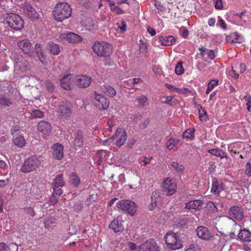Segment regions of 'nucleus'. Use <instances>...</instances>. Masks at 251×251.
<instances>
[{
    "label": "nucleus",
    "mask_w": 251,
    "mask_h": 251,
    "mask_svg": "<svg viewBox=\"0 0 251 251\" xmlns=\"http://www.w3.org/2000/svg\"><path fill=\"white\" fill-rule=\"evenodd\" d=\"M11 57L15 61V67L18 68L22 72H24L29 69V64L20 54L16 52L12 53Z\"/></svg>",
    "instance_id": "nucleus-7"
},
{
    "label": "nucleus",
    "mask_w": 251,
    "mask_h": 251,
    "mask_svg": "<svg viewBox=\"0 0 251 251\" xmlns=\"http://www.w3.org/2000/svg\"><path fill=\"white\" fill-rule=\"evenodd\" d=\"M70 181L72 184L75 186H77L80 182L78 176L76 174L74 173L71 175Z\"/></svg>",
    "instance_id": "nucleus-40"
},
{
    "label": "nucleus",
    "mask_w": 251,
    "mask_h": 251,
    "mask_svg": "<svg viewBox=\"0 0 251 251\" xmlns=\"http://www.w3.org/2000/svg\"><path fill=\"white\" fill-rule=\"evenodd\" d=\"M68 32L67 33L61 34L59 36V39L62 42L68 41Z\"/></svg>",
    "instance_id": "nucleus-60"
},
{
    "label": "nucleus",
    "mask_w": 251,
    "mask_h": 251,
    "mask_svg": "<svg viewBox=\"0 0 251 251\" xmlns=\"http://www.w3.org/2000/svg\"><path fill=\"white\" fill-rule=\"evenodd\" d=\"M208 152L213 155L220 157L221 159L227 158L226 152L219 149H212L208 150Z\"/></svg>",
    "instance_id": "nucleus-31"
},
{
    "label": "nucleus",
    "mask_w": 251,
    "mask_h": 251,
    "mask_svg": "<svg viewBox=\"0 0 251 251\" xmlns=\"http://www.w3.org/2000/svg\"><path fill=\"white\" fill-rule=\"evenodd\" d=\"M82 38L79 35L74 32H69L68 37V42L70 43L74 44L81 42Z\"/></svg>",
    "instance_id": "nucleus-32"
},
{
    "label": "nucleus",
    "mask_w": 251,
    "mask_h": 251,
    "mask_svg": "<svg viewBox=\"0 0 251 251\" xmlns=\"http://www.w3.org/2000/svg\"><path fill=\"white\" fill-rule=\"evenodd\" d=\"M72 8L66 2H58L54 8L53 15L54 19L58 22H62L71 16Z\"/></svg>",
    "instance_id": "nucleus-1"
},
{
    "label": "nucleus",
    "mask_w": 251,
    "mask_h": 251,
    "mask_svg": "<svg viewBox=\"0 0 251 251\" xmlns=\"http://www.w3.org/2000/svg\"><path fill=\"white\" fill-rule=\"evenodd\" d=\"M35 49L36 53L38 56L39 59L42 62H43L44 61L43 54L40 51L41 50V46L39 44H36L35 46Z\"/></svg>",
    "instance_id": "nucleus-45"
},
{
    "label": "nucleus",
    "mask_w": 251,
    "mask_h": 251,
    "mask_svg": "<svg viewBox=\"0 0 251 251\" xmlns=\"http://www.w3.org/2000/svg\"><path fill=\"white\" fill-rule=\"evenodd\" d=\"M235 148V145H230L228 147V150L230 152L231 155L235 158V155L236 154H240L239 151H233V148Z\"/></svg>",
    "instance_id": "nucleus-47"
},
{
    "label": "nucleus",
    "mask_w": 251,
    "mask_h": 251,
    "mask_svg": "<svg viewBox=\"0 0 251 251\" xmlns=\"http://www.w3.org/2000/svg\"><path fill=\"white\" fill-rule=\"evenodd\" d=\"M196 232L198 236L204 240H209L213 237V235L209 229L204 226H198Z\"/></svg>",
    "instance_id": "nucleus-14"
},
{
    "label": "nucleus",
    "mask_w": 251,
    "mask_h": 251,
    "mask_svg": "<svg viewBox=\"0 0 251 251\" xmlns=\"http://www.w3.org/2000/svg\"><path fill=\"white\" fill-rule=\"evenodd\" d=\"M226 185L222 181H219L217 178L214 177L212 180V186L211 192L215 194L219 195L221 192L224 190Z\"/></svg>",
    "instance_id": "nucleus-15"
},
{
    "label": "nucleus",
    "mask_w": 251,
    "mask_h": 251,
    "mask_svg": "<svg viewBox=\"0 0 251 251\" xmlns=\"http://www.w3.org/2000/svg\"><path fill=\"white\" fill-rule=\"evenodd\" d=\"M29 113H30V117L32 118H41L44 116L43 112L39 109L31 110Z\"/></svg>",
    "instance_id": "nucleus-38"
},
{
    "label": "nucleus",
    "mask_w": 251,
    "mask_h": 251,
    "mask_svg": "<svg viewBox=\"0 0 251 251\" xmlns=\"http://www.w3.org/2000/svg\"><path fill=\"white\" fill-rule=\"evenodd\" d=\"M189 90L187 88H178L177 93L179 94H186L188 92H189Z\"/></svg>",
    "instance_id": "nucleus-61"
},
{
    "label": "nucleus",
    "mask_w": 251,
    "mask_h": 251,
    "mask_svg": "<svg viewBox=\"0 0 251 251\" xmlns=\"http://www.w3.org/2000/svg\"><path fill=\"white\" fill-rule=\"evenodd\" d=\"M142 82V80L140 78H134L133 79H129L128 80V82L131 85H134L135 84L139 83Z\"/></svg>",
    "instance_id": "nucleus-54"
},
{
    "label": "nucleus",
    "mask_w": 251,
    "mask_h": 251,
    "mask_svg": "<svg viewBox=\"0 0 251 251\" xmlns=\"http://www.w3.org/2000/svg\"><path fill=\"white\" fill-rule=\"evenodd\" d=\"M183 138L190 139L194 136V130L187 129L183 134Z\"/></svg>",
    "instance_id": "nucleus-46"
},
{
    "label": "nucleus",
    "mask_w": 251,
    "mask_h": 251,
    "mask_svg": "<svg viewBox=\"0 0 251 251\" xmlns=\"http://www.w3.org/2000/svg\"><path fill=\"white\" fill-rule=\"evenodd\" d=\"M12 133L13 135V143L14 145L19 148H23L25 145V141L24 137L18 134H15L11 130Z\"/></svg>",
    "instance_id": "nucleus-22"
},
{
    "label": "nucleus",
    "mask_w": 251,
    "mask_h": 251,
    "mask_svg": "<svg viewBox=\"0 0 251 251\" xmlns=\"http://www.w3.org/2000/svg\"><path fill=\"white\" fill-rule=\"evenodd\" d=\"M164 238L168 247L172 250L178 249L182 246L178 234L176 233L169 232L166 233Z\"/></svg>",
    "instance_id": "nucleus-5"
},
{
    "label": "nucleus",
    "mask_w": 251,
    "mask_h": 251,
    "mask_svg": "<svg viewBox=\"0 0 251 251\" xmlns=\"http://www.w3.org/2000/svg\"><path fill=\"white\" fill-rule=\"evenodd\" d=\"M24 12L31 19H38L39 15L35 9L29 3H25L24 7Z\"/></svg>",
    "instance_id": "nucleus-16"
},
{
    "label": "nucleus",
    "mask_w": 251,
    "mask_h": 251,
    "mask_svg": "<svg viewBox=\"0 0 251 251\" xmlns=\"http://www.w3.org/2000/svg\"><path fill=\"white\" fill-rule=\"evenodd\" d=\"M94 52L100 57H108L112 53V46L104 41H97L93 46Z\"/></svg>",
    "instance_id": "nucleus-4"
},
{
    "label": "nucleus",
    "mask_w": 251,
    "mask_h": 251,
    "mask_svg": "<svg viewBox=\"0 0 251 251\" xmlns=\"http://www.w3.org/2000/svg\"><path fill=\"white\" fill-rule=\"evenodd\" d=\"M178 143V140L175 139H169L167 143V148L171 150Z\"/></svg>",
    "instance_id": "nucleus-43"
},
{
    "label": "nucleus",
    "mask_w": 251,
    "mask_h": 251,
    "mask_svg": "<svg viewBox=\"0 0 251 251\" xmlns=\"http://www.w3.org/2000/svg\"><path fill=\"white\" fill-rule=\"evenodd\" d=\"M73 75L68 74L64 76L60 80V85L64 89L69 90L71 89L72 79Z\"/></svg>",
    "instance_id": "nucleus-19"
},
{
    "label": "nucleus",
    "mask_w": 251,
    "mask_h": 251,
    "mask_svg": "<svg viewBox=\"0 0 251 251\" xmlns=\"http://www.w3.org/2000/svg\"><path fill=\"white\" fill-rule=\"evenodd\" d=\"M202 201L200 200L190 201L186 204L185 208L188 209L199 210L201 208Z\"/></svg>",
    "instance_id": "nucleus-26"
},
{
    "label": "nucleus",
    "mask_w": 251,
    "mask_h": 251,
    "mask_svg": "<svg viewBox=\"0 0 251 251\" xmlns=\"http://www.w3.org/2000/svg\"><path fill=\"white\" fill-rule=\"evenodd\" d=\"M58 112L59 114V116L66 119L70 117L72 114L71 109L66 105H60Z\"/></svg>",
    "instance_id": "nucleus-23"
},
{
    "label": "nucleus",
    "mask_w": 251,
    "mask_h": 251,
    "mask_svg": "<svg viewBox=\"0 0 251 251\" xmlns=\"http://www.w3.org/2000/svg\"><path fill=\"white\" fill-rule=\"evenodd\" d=\"M61 187H52L53 189V193L52 195H56L58 196H60L63 193V191L60 188Z\"/></svg>",
    "instance_id": "nucleus-52"
},
{
    "label": "nucleus",
    "mask_w": 251,
    "mask_h": 251,
    "mask_svg": "<svg viewBox=\"0 0 251 251\" xmlns=\"http://www.w3.org/2000/svg\"><path fill=\"white\" fill-rule=\"evenodd\" d=\"M244 100L246 101L248 110L251 112V96H246L244 97Z\"/></svg>",
    "instance_id": "nucleus-48"
},
{
    "label": "nucleus",
    "mask_w": 251,
    "mask_h": 251,
    "mask_svg": "<svg viewBox=\"0 0 251 251\" xmlns=\"http://www.w3.org/2000/svg\"><path fill=\"white\" fill-rule=\"evenodd\" d=\"M135 101L138 103V105L140 107H144L148 104V99L144 95L136 98Z\"/></svg>",
    "instance_id": "nucleus-35"
},
{
    "label": "nucleus",
    "mask_w": 251,
    "mask_h": 251,
    "mask_svg": "<svg viewBox=\"0 0 251 251\" xmlns=\"http://www.w3.org/2000/svg\"><path fill=\"white\" fill-rule=\"evenodd\" d=\"M5 22L12 29L15 30H21L24 26V22L19 15L10 13H6L4 16Z\"/></svg>",
    "instance_id": "nucleus-3"
},
{
    "label": "nucleus",
    "mask_w": 251,
    "mask_h": 251,
    "mask_svg": "<svg viewBox=\"0 0 251 251\" xmlns=\"http://www.w3.org/2000/svg\"><path fill=\"white\" fill-rule=\"evenodd\" d=\"M113 138L115 142V145L118 147H121L127 139V133L124 128L119 127L117 129Z\"/></svg>",
    "instance_id": "nucleus-9"
},
{
    "label": "nucleus",
    "mask_w": 251,
    "mask_h": 251,
    "mask_svg": "<svg viewBox=\"0 0 251 251\" xmlns=\"http://www.w3.org/2000/svg\"><path fill=\"white\" fill-rule=\"evenodd\" d=\"M155 6L157 8V12L160 16H162L166 10V8L160 4H156Z\"/></svg>",
    "instance_id": "nucleus-51"
},
{
    "label": "nucleus",
    "mask_w": 251,
    "mask_h": 251,
    "mask_svg": "<svg viewBox=\"0 0 251 251\" xmlns=\"http://www.w3.org/2000/svg\"><path fill=\"white\" fill-rule=\"evenodd\" d=\"M81 23L84 27L88 30H93L96 26V23L92 18H85L83 19Z\"/></svg>",
    "instance_id": "nucleus-27"
},
{
    "label": "nucleus",
    "mask_w": 251,
    "mask_h": 251,
    "mask_svg": "<svg viewBox=\"0 0 251 251\" xmlns=\"http://www.w3.org/2000/svg\"><path fill=\"white\" fill-rule=\"evenodd\" d=\"M217 25L220 26L222 28H223L224 30H226L227 29L226 27V25L225 21L221 19L218 21V24H217Z\"/></svg>",
    "instance_id": "nucleus-55"
},
{
    "label": "nucleus",
    "mask_w": 251,
    "mask_h": 251,
    "mask_svg": "<svg viewBox=\"0 0 251 251\" xmlns=\"http://www.w3.org/2000/svg\"><path fill=\"white\" fill-rule=\"evenodd\" d=\"M182 62H179L177 63L175 67V73L177 75H181L184 72V70L182 66Z\"/></svg>",
    "instance_id": "nucleus-41"
},
{
    "label": "nucleus",
    "mask_w": 251,
    "mask_h": 251,
    "mask_svg": "<svg viewBox=\"0 0 251 251\" xmlns=\"http://www.w3.org/2000/svg\"><path fill=\"white\" fill-rule=\"evenodd\" d=\"M166 87L169 89L171 91L177 93L178 88L175 87L174 86L170 84L166 83L165 84Z\"/></svg>",
    "instance_id": "nucleus-56"
},
{
    "label": "nucleus",
    "mask_w": 251,
    "mask_h": 251,
    "mask_svg": "<svg viewBox=\"0 0 251 251\" xmlns=\"http://www.w3.org/2000/svg\"><path fill=\"white\" fill-rule=\"evenodd\" d=\"M77 84L82 88L88 87L91 82V78L87 75H79L76 80Z\"/></svg>",
    "instance_id": "nucleus-21"
},
{
    "label": "nucleus",
    "mask_w": 251,
    "mask_h": 251,
    "mask_svg": "<svg viewBox=\"0 0 251 251\" xmlns=\"http://www.w3.org/2000/svg\"><path fill=\"white\" fill-rule=\"evenodd\" d=\"M13 100L8 94H0V105L2 107H10L13 104Z\"/></svg>",
    "instance_id": "nucleus-18"
},
{
    "label": "nucleus",
    "mask_w": 251,
    "mask_h": 251,
    "mask_svg": "<svg viewBox=\"0 0 251 251\" xmlns=\"http://www.w3.org/2000/svg\"><path fill=\"white\" fill-rule=\"evenodd\" d=\"M238 237L242 241L248 242H251V232L245 229H241L238 235Z\"/></svg>",
    "instance_id": "nucleus-28"
},
{
    "label": "nucleus",
    "mask_w": 251,
    "mask_h": 251,
    "mask_svg": "<svg viewBox=\"0 0 251 251\" xmlns=\"http://www.w3.org/2000/svg\"><path fill=\"white\" fill-rule=\"evenodd\" d=\"M117 205L119 209L132 216L135 214L137 210L136 203L130 200H122L117 203Z\"/></svg>",
    "instance_id": "nucleus-6"
},
{
    "label": "nucleus",
    "mask_w": 251,
    "mask_h": 251,
    "mask_svg": "<svg viewBox=\"0 0 251 251\" xmlns=\"http://www.w3.org/2000/svg\"><path fill=\"white\" fill-rule=\"evenodd\" d=\"M95 96L94 103L100 108L107 109L109 105V100L102 94H96Z\"/></svg>",
    "instance_id": "nucleus-11"
},
{
    "label": "nucleus",
    "mask_w": 251,
    "mask_h": 251,
    "mask_svg": "<svg viewBox=\"0 0 251 251\" xmlns=\"http://www.w3.org/2000/svg\"><path fill=\"white\" fill-rule=\"evenodd\" d=\"M65 183L63 178V175L59 174L57 175L54 179L52 183V187H62Z\"/></svg>",
    "instance_id": "nucleus-34"
},
{
    "label": "nucleus",
    "mask_w": 251,
    "mask_h": 251,
    "mask_svg": "<svg viewBox=\"0 0 251 251\" xmlns=\"http://www.w3.org/2000/svg\"><path fill=\"white\" fill-rule=\"evenodd\" d=\"M18 45L20 49L25 53L29 54L30 56L33 55L34 49L33 45L27 39H25L20 41L18 43Z\"/></svg>",
    "instance_id": "nucleus-12"
},
{
    "label": "nucleus",
    "mask_w": 251,
    "mask_h": 251,
    "mask_svg": "<svg viewBox=\"0 0 251 251\" xmlns=\"http://www.w3.org/2000/svg\"><path fill=\"white\" fill-rule=\"evenodd\" d=\"M83 143L84 138L83 137L82 132L81 131L78 132L75 138L74 142V148L75 150H77V148H80L82 147Z\"/></svg>",
    "instance_id": "nucleus-29"
},
{
    "label": "nucleus",
    "mask_w": 251,
    "mask_h": 251,
    "mask_svg": "<svg viewBox=\"0 0 251 251\" xmlns=\"http://www.w3.org/2000/svg\"><path fill=\"white\" fill-rule=\"evenodd\" d=\"M109 227L116 233L122 232L124 229L122 222L119 221L118 219L113 220L110 223Z\"/></svg>",
    "instance_id": "nucleus-24"
},
{
    "label": "nucleus",
    "mask_w": 251,
    "mask_h": 251,
    "mask_svg": "<svg viewBox=\"0 0 251 251\" xmlns=\"http://www.w3.org/2000/svg\"><path fill=\"white\" fill-rule=\"evenodd\" d=\"M246 166V174L248 176H251V160L247 163Z\"/></svg>",
    "instance_id": "nucleus-59"
},
{
    "label": "nucleus",
    "mask_w": 251,
    "mask_h": 251,
    "mask_svg": "<svg viewBox=\"0 0 251 251\" xmlns=\"http://www.w3.org/2000/svg\"><path fill=\"white\" fill-rule=\"evenodd\" d=\"M158 42L162 46H171L175 42L173 36H160L158 38Z\"/></svg>",
    "instance_id": "nucleus-25"
},
{
    "label": "nucleus",
    "mask_w": 251,
    "mask_h": 251,
    "mask_svg": "<svg viewBox=\"0 0 251 251\" xmlns=\"http://www.w3.org/2000/svg\"><path fill=\"white\" fill-rule=\"evenodd\" d=\"M159 201L160 198L158 193L156 192H153L151 198V202L148 205L149 209L152 210L154 209L156 207L157 203Z\"/></svg>",
    "instance_id": "nucleus-30"
},
{
    "label": "nucleus",
    "mask_w": 251,
    "mask_h": 251,
    "mask_svg": "<svg viewBox=\"0 0 251 251\" xmlns=\"http://www.w3.org/2000/svg\"><path fill=\"white\" fill-rule=\"evenodd\" d=\"M137 251H159V250L156 243L153 240H150L140 245Z\"/></svg>",
    "instance_id": "nucleus-13"
},
{
    "label": "nucleus",
    "mask_w": 251,
    "mask_h": 251,
    "mask_svg": "<svg viewBox=\"0 0 251 251\" xmlns=\"http://www.w3.org/2000/svg\"><path fill=\"white\" fill-rule=\"evenodd\" d=\"M185 251H200V249L198 246L193 245L186 249Z\"/></svg>",
    "instance_id": "nucleus-63"
},
{
    "label": "nucleus",
    "mask_w": 251,
    "mask_h": 251,
    "mask_svg": "<svg viewBox=\"0 0 251 251\" xmlns=\"http://www.w3.org/2000/svg\"><path fill=\"white\" fill-rule=\"evenodd\" d=\"M38 129L44 134L48 135L51 132V127L50 124L48 122L41 121L38 124Z\"/></svg>",
    "instance_id": "nucleus-20"
},
{
    "label": "nucleus",
    "mask_w": 251,
    "mask_h": 251,
    "mask_svg": "<svg viewBox=\"0 0 251 251\" xmlns=\"http://www.w3.org/2000/svg\"><path fill=\"white\" fill-rule=\"evenodd\" d=\"M9 247L4 243H0V251H9Z\"/></svg>",
    "instance_id": "nucleus-57"
},
{
    "label": "nucleus",
    "mask_w": 251,
    "mask_h": 251,
    "mask_svg": "<svg viewBox=\"0 0 251 251\" xmlns=\"http://www.w3.org/2000/svg\"><path fill=\"white\" fill-rule=\"evenodd\" d=\"M162 188L167 195H172L176 192V184L173 179L167 178L162 183Z\"/></svg>",
    "instance_id": "nucleus-10"
},
{
    "label": "nucleus",
    "mask_w": 251,
    "mask_h": 251,
    "mask_svg": "<svg viewBox=\"0 0 251 251\" xmlns=\"http://www.w3.org/2000/svg\"><path fill=\"white\" fill-rule=\"evenodd\" d=\"M52 149L53 157L58 160L62 159L63 157V146L59 143H56L52 146Z\"/></svg>",
    "instance_id": "nucleus-17"
},
{
    "label": "nucleus",
    "mask_w": 251,
    "mask_h": 251,
    "mask_svg": "<svg viewBox=\"0 0 251 251\" xmlns=\"http://www.w3.org/2000/svg\"><path fill=\"white\" fill-rule=\"evenodd\" d=\"M172 168L178 173H181L183 171L184 167L181 165L178 164L176 162H173L171 163Z\"/></svg>",
    "instance_id": "nucleus-44"
},
{
    "label": "nucleus",
    "mask_w": 251,
    "mask_h": 251,
    "mask_svg": "<svg viewBox=\"0 0 251 251\" xmlns=\"http://www.w3.org/2000/svg\"><path fill=\"white\" fill-rule=\"evenodd\" d=\"M215 8L217 9H222L223 7L222 0H214Z\"/></svg>",
    "instance_id": "nucleus-53"
},
{
    "label": "nucleus",
    "mask_w": 251,
    "mask_h": 251,
    "mask_svg": "<svg viewBox=\"0 0 251 251\" xmlns=\"http://www.w3.org/2000/svg\"><path fill=\"white\" fill-rule=\"evenodd\" d=\"M128 246L131 251H133L137 248V245L136 244L131 242H128Z\"/></svg>",
    "instance_id": "nucleus-64"
},
{
    "label": "nucleus",
    "mask_w": 251,
    "mask_h": 251,
    "mask_svg": "<svg viewBox=\"0 0 251 251\" xmlns=\"http://www.w3.org/2000/svg\"><path fill=\"white\" fill-rule=\"evenodd\" d=\"M199 119L202 122H206L208 120L206 112L202 108L199 111Z\"/></svg>",
    "instance_id": "nucleus-42"
},
{
    "label": "nucleus",
    "mask_w": 251,
    "mask_h": 251,
    "mask_svg": "<svg viewBox=\"0 0 251 251\" xmlns=\"http://www.w3.org/2000/svg\"><path fill=\"white\" fill-rule=\"evenodd\" d=\"M101 90L105 95L109 97H113L116 94V91L112 87L104 85L101 86Z\"/></svg>",
    "instance_id": "nucleus-33"
},
{
    "label": "nucleus",
    "mask_w": 251,
    "mask_h": 251,
    "mask_svg": "<svg viewBox=\"0 0 251 251\" xmlns=\"http://www.w3.org/2000/svg\"><path fill=\"white\" fill-rule=\"evenodd\" d=\"M118 28L121 30L122 33L125 32L126 30V25L125 22L122 21L121 23H117Z\"/></svg>",
    "instance_id": "nucleus-49"
},
{
    "label": "nucleus",
    "mask_w": 251,
    "mask_h": 251,
    "mask_svg": "<svg viewBox=\"0 0 251 251\" xmlns=\"http://www.w3.org/2000/svg\"><path fill=\"white\" fill-rule=\"evenodd\" d=\"M244 212L242 207L232 206L229 209L228 218L229 219L240 221L244 217Z\"/></svg>",
    "instance_id": "nucleus-8"
},
{
    "label": "nucleus",
    "mask_w": 251,
    "mask_h": 251,
    "mask_svg": "<svg viewBox=\"0 0 251 251\" xmlns=\"http://www.w3.org/2000/svg\"><path fill=\"white\" fill-rule=\"evenodd\" d=\"M49 48L50 50V52L54 55L58 54L60 52V49L59 46L53 43H50L49 44Z\"/></svg>",
    "instance_id": "nucleus-37"
},
{
    "label": "nucleus",
    "mask_w": 251,
    "mask_h": 251,
    "mask_svg": "<svg viewBox=\"0 0 251 251\" xmlns=\"http://www.w3.org/2000/svg\"><path fill=\"white\" fill-rule=\"evenodd\" d=\"M180 33L183 38H186L188 35V30L187 29L182 28L180 30Z\"/></svg>",
    "instance_id": "nucleus-58"
},
{
    "label": "nucleus",
    "mask_w": 251,
    "mask_h": 251,
    "mask_svg": "<svg viewBox=\"0 0 251 251\" xmlns=\"http://www.w3.org/2000/svg\"><path fill=\"white\" fill-rule=\"evenodd\" d=\"M43 161V157L40 156H32L25 161L20 169L24 173L36 171L39 168Z\"/></svg>",
    "instance_id": "nucleus-2"
},
{
    "label": "nucleus",
    "mask_w": 251,
    "mask_h": 251,
    "mask_svg": "<svg viewBox=\"0 0 251 251\" xmlns=\"http://www.w3.org/2000/svg\"><path fill=\"white\" fill-rule=\"evenodd\" d=\"M219 81L217 79H213L208 83L207 88L205 92L206 95H208L214 88L218 85Z\"/></svg>",
    "instance_id": "nucleus-36"
},
{
    "label": "nucleus",
    "mask_w": 251,
    "mask_h": 251,
    "mask_svg": "<svg viewBox=\"0 0 251 251\" xmlns=\"http://www.w3.org/2000/svg\"><path fill=\"white\" fill-rule=\"evenodd\" d=\"M50 204L54 205L58 202V199L56 198L55 196H54V195H52V196L50 198Z\"/></svg>",
    "instance_id": "nucleus-62"
},
{
    "label": "nucleus",
    "mask_w": 251,
    "mask_h": 251,
    "mask_svg": "<svg viewBox=\"0 0 251 251\" xmlns=\"http://www.w3.org/2000/svg\"><path fill=\"white\" fill-rule=\"evenodd\" d=\"M117 122L116 119L112 117L110 119H109L107 122V129L109 130V132H112L113 127L117 126Z\"/></svg>",
    "instance_id": "nucleus-39"
},
{
    "label": "nucleus",
    "mask_w": 251,
    "mask_h": 251,
    "mask_svg": "<svg viewBox=\"0 0 251 251\" xmlns=\"http://www.w3.org/2000/svg\"><path fill=\"white\" fill-rule=\"evenodd\" d=\"M45 87L50 93H52L54 90V86L50 81H48L45 82Z\"/></svg>",
    "instance_id": "nucleus-50"
}]
</instances>
